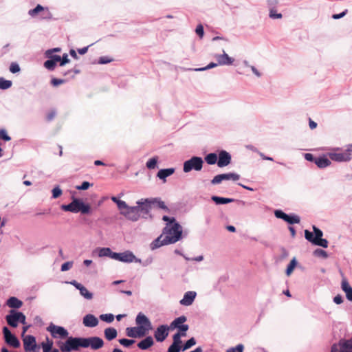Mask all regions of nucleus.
Masks as SVG:
<instances>
[{"label":"nucleus","instance_id":"1","mask_svg":"<svg viewBox=\"0 0 352 352\" xmlns=\"http://www.w3.org/2000/svg\"><path fill=\"white\" fill-rule=\"evenodd\" d=\"M136 206L130 208V212L127 214H131L130 221H138L140 217L147 219L148 217H152L150 214L152 205L149 198L141 199L136 201Z\"/></svg>","mask_w":352,"mask_h":352},{"label":"nucleus","instance_id":"2","mask_svg":"<svg viewBox=\"0 0 352 352\" xmlns=\"http://www.w3.org/2000/svg\"><path fill=\"white\" fill-rule=\"evenodd\" d=\"M60 208L65 212H71L78 213L80 212L82 214H87L91 211V206L89 204L85 203L81 199L72 197V201L68 204H63Z\"/></svg>","mask_w":352,"mask_h":352},{"label":"nucleus","instance_id":"3","mask_svg":"<svg viewBox=\"0 0 352 352\" xmlns=\"http://www.w3.org/2000/svg\"><path fill=\"white\" fill-rule=\"evenodd\" d=\"M56 344L62 352L78 351L80 348H84L83 337L68 336L65 342L58 341Z\"/></svg>","mask_w":352,"mask_h":352},{"label":"nucleus","instance_id":"4","mask_svg":"<svg viewBox=\"0 0 352 352\" xmlns=\"http://www.w3.org/2000/svg\"><path fill=\"white\" fill-rule=\"evenodd\" d=\"M163 234L168 239L171 243H175L182 238V226L175 221L168 226H166L163 229Z\"/></svg>","mask_w":352,"mask_h":352},{"label":"nucleus","instance_id":"5","mask_svg":"<svg viewBox=\"0 0 352 352\" xmlns=\"http://www.w3.org/2000/svg\"><path fill=\"white\" fill-rule=\"evenodd\" d=\"M6 320L9 326L12 328H16L19 323L26 324L25 315L19 311L10 309L8 315L6 316Z\"/></svg>","mask_w":352,"mask_h":352},{"label":"nucleus","instance_id":"6","mask_svg":"<svg viewBox=\"0 0 352 352\" xmlns=\"http://www.w3.org/2000/svg\"><path fill=\"white\" fill-rule=\"evenodd\" d=\"M204 161L201 157L192 156L183 164V171L186 173L192 170L200 171L203 168Z\"/></svg>","mask_w":352,"mask_h":352},{"label":"nucleus","instance_id":"7","mask_svg":"<svg viewBox=\"0 0 352 352\" xmlns=\"http://www.w3.org/2000/svg\"><path fill=\"white\" fill-rule=\"evenodd\" d=\"M187 321V318L185 316H181L175 318L170 322V330L177 329V333L182 336H186V332L189 329V326L187 324H184Z\"/></svg>","mask_w":352,"mask_h":352},{"label":"nucleus","instance_id":"8","mask_svg":"<svg viewBox=\"0 0 352 352\" xmlns=\"http://www.w3.org/2000/svg\"><path fill=\"white\" fill-rule=\"evenodd\" d=\"M113 259L125 263H131L133 262L141 263V259L137 258L135 254L130 250H126L123 252H114V254L113 255Z\"/></svg>","mask_w":352,"mask_h":352},{"label":"nucleus","instance_id":"9","mask_svg":"<svg viewBox=\"0 0 352 352\" xmlns=\"http://www.w3.org/2000/svg\"><path fill=\"white\" fill-rule=\"evenodd\" d=\"M330 352H352V337L349 339L342 338L338 342L333 344Z\"/></svg>","mask_w":352,"mask_h":352},{"label":"nucleus","instance_id":"10","mask_svg":"<svg viewBox=\"0 0 352 352\" xmlns=\"http://www.w3.org/2000/svg\"><path fill=\"white\" fill-rule=\"evenodd\" d=\"M135 323L138 327L146 334L153 329L152 324L149 318L143 313L140 312L135 318Z\"/></svg>","mask_w":352,"mask_h":352},{"label":"nucleus","instance_id":"11","mask_svg":"<svg viewBox=\"0 0 352 352\" xmlns=\"http://www.w3.org/2000/svg\"><path fill=\"white\" fill-rule=\"evenodd\" d=\"M47 331L54 338L65 339L69 336V332L65 327L56 325L52 322L47 327Z\"/></svg>","mask_w":352,"mask_h":352},{"label":"nucleus","instance_id":"12","mask_svg":"<svg viewBox=\"0 0 352 352\" xmlns=\"http://www.w3.org/2000/svg\"><path fill=\"white\" fill-rule=\"evenodd\" d=\"M2 333L5 342L10 346L13 348H19L21 345L19 340L17 337L12 333L8 327H3Z\"/></svg>","mask_w":352,"mask_h":352},{"label":"nucleus","instance_id":"13","mask_svg":"<svg viewBox=\"0 0 352 352\" xmlns=\"http://www.w3.org/2000/svg\"><path fill=\"white\" fill-rule=\"evenodd\" d=\"M84 348H91L92 350H98L103 347V340L98 336L83 337Z\"/></svg>","mask_w":352,"mask_h":352},{"label":"nucleus","instance_id":"14","mask_svg":"<svg viewBox=\"0 0 352 352\" xmlns=\"http://www.w3.org/2000/svg\"><path fill=\"white\" fill-rule=\"evenodd\" d=\"M23 339V348L25 352H38L39 346L36 344V338L32 335H26Z\"/></svg>","mask_w":352,"mask_h":352},{"label":"nucleus","instance_id":"15","mask_svg":"<svg viewBox=\"0 0 352 352\" xmlns=\"http://www.w3.org/2000/svg\"><path fill=\"white\" fill-rule=\"evenodd\" d=\"M170 330V324H160L159 325L154 332V338L158 342L164 341L168 336L169 331Z\"/></svg>","mask_w":352,"mask_h":352},{"label":"nucleus","instance_id":"16","mask_svg":"<svg viewBox=\"0 0 352 352\" xmlns=\"http://www.w3.org/2000/svg\"><path fill=\"white\" fill-rule=\"evenodd\" d=\"M217 166L219 168L227 166L231 163L232 156L225 150H220L218 153Z\"/></svg>","mask_w":352,"mask_h":352},{"label":"nucleus","instance_id":"17","mask_svg":"<svg viewBox=\"0 0 352 352\" xmlns=\"http://www.w3.org/2000/svg\"><path fill=\"white\" fill-rule=\"evenodd\" d=\"M329 156L331 160L338 162H349L352 158L351 154L346 151L342 153H329Z\"/></svg>","mask_w":352,"mask_h":352},{"label":"nucleus","instance_id":"18","mask_svg":"<svg viewBox=\"0 0 352 352\" xmlns=\"http://www.w3.org/2000/svg\"><path fill=\"white\" fill-rule=\"evenodd\" d=\"M305 239L311 242L313 245L322 247L324 248H327L328 247L329 242L326 239H320L316 241H314V239H312V232L305 230Z\"/></svg>","mask_w":352,"mask_h":352},{"label":"nucleus","instance_id":"19","mask_svg":"<svg viewBox=\"0 0 352 352\" xmlns=\"http://www.w3.org/2000/svg\"><path fill=\"white\" fill-rule=\"evenodd\" d=\"M214 58L219 65H232L234 61V59L229 56L225 50H223V54H216Z\"/></svg>","mask_w":352,"mask_h":352},{"label":"nucleus","instance_id":"20","mask_svg":"<svg viewBox=\"0 0 352 352\" xmlns=\"http://www.w3.org/2000/svg\"><path fill=\"white\" fill-rule=\"evenodd\" d=\"M211 200L216 204V205H224L228 204L230 203H232L234 201H238L241 203L243 205L245 204V201L236 200L233 198H228V197H219L217 195H212L211 197Z\"/></svg>","mask_w":352,"mask_h":352},{"label":"nucleus","instance_id":"21","mask_svg":"<svg viewBox=\"0 0 352 352\" xmlns=\"http://www.w3.org/2000/svg\"><path fill=\"white\" fill-rule=\"evenodd\" d=\"M196 296H197V293L195 292H194V291L186 292L184 294L183 298L180 300L179 303H180V305H184V306H190L193 303Z\"/></svg>","mask_w":352,"mask_h":352},{"label":"nucleus","instance_id":"22","mask_svg":"<svg viewBox=\"0 0 352 352\" xmlns=\"http://www.w3.org/2000/svg\"><path fill=\"white\" fill-rule=\"evenodd\" d=\"M98 322V319L91 314H86L82 318V324L87 327H96Z\"/></svg>","mask_w":352,"mask_h":352},{"label":"nucleus","instance_id":"23","mask_svg":"<svg viewBox=\"0 0 352 352\" xmlns=\"http://www.w3.org/2000/svg\"><path fill=\"white\" fill-rule=\"evenodd\" d=\"M169 244L172 243L170 241H169L167 236H163V234H161L151 243V250H155L160 248L161 246Z\"/></svg>","mask_w":352,"mask_h":352},{"label":"nucleus","instance_id":"24","mask_svg":"<svg viewBox=\"0 0 352 352\" xmlns=\"http://www.w3.org/2000/svg\"><path fill=\"white\" fill-rule=\"evenodd\" d=\"M126 335L133 338H142L146 336L144 332L141 331L138 327H127L126 329Z\"/></svg>","mask_w":352,"mask_h":352},{"label":"nucleus","instance_id":"25","mask_svg":"<svg viewBox=\"0 0 352 352\" xmlns=\"http://www.w3.org/2000/svg\"><path fill=\"white\" fill-rule=\"evenodd\" d=\"M341 289L345 293L346 299L352 302V287L345 278L342 280Z\"/></svg>","mask_w":352,"mask_h":352},{"label":"nucleus","instance_id":"26","mask_svg":"<svg viewBox=\"0 0 352 352\" xmlns=\"http://www.w3.org/2000/svg\"><path fill=\"white\" fill-rule=\"evenodd\" d=\"M154 344V340L151 336H146L144 339L140 340L137 346L141 350H147Z\"/></svg>","mask_w":352,"mask_h":352},{"label":"nucleus","instance_id":"27","mask_svg":"<svg viewBox=\"0 0 352 352\" xmlns=\"http://www.w3.org/2000/svg\"><path fill=\"white\" fill-rule=\"evenodd\" d=\"M117 207L120 210V214L124 216L127 219L130 220V217H131V214H127L131 212L130 208L131 206H128L124 201L120 200V201L118 203Z\"/></svg>","mask_w":352,"mask_h":352},{"label":"nucleus","instance_id":"28","mask_svg":"<svg viewBox=\"0 0 352 352\" xmlns=\"http://www.w3.org/2000/svg\"><path fill=\"white\" fill-rule=\"evenodd\" d=\"M6 305L12 309L16 310L22 307L23 302L15 296H11L7 300Z\"/></svg>","mask_w":352,"mask_h":352},{"label":"nucleus","instance_id":"29","mask_svg":"<svg viewBox=\"0 0 352 352\" xmlns=\"http://www.w3.org/2000/svg\"><path fill=\"white\" fill-rule=\"evenodd\" d=\"M315 164L320 168H324L331 164V161L326 155H322L316 157Z\"/></svg>","mask_w":352,"mask_h":352},{"label":"nucleus","instance_id":"30","mask_svg":"<svg viewBox=\"0 0 352 352\" xmlns=\"http://www.w3.org/2000/svg\"><path fill=\"white\" fill-rule=\"evenodd\" d=\"M152 206H155L158 208L162 209L164 211L169 212L170 209L166 206L165 203L161 200L160 197L149 198Z\"/></svg>","mask_w":352,"mask_h":352},{"label":"nucleus","instance_id":"31","mask_svg":"<svg viewBox=\"0 0 352 352\" xmlns=\"http://www.w3.org/2000/svg\"><path fill=\"white\" fill-rule=\"evenodd\" d=\"M175 170L174 168L160 169L157 173V177L160 179L166 181V177L172 175L175 173Z\"/></svg>","mask_w":352,"mask_h":352},{"label":"nucleus","instance_id":"32","mask_svg":"<svg viewBox=\"0 0 352 352\" xmlns=\"http://www.w3.org/2000/svg\"><path fill=\"white\" fill-rule=\"evenodd\" d=\"M104 335L106 340L111 341L116 338L118 336V331L114 327H107L104 331Z\"/></svg>","mask_w":352,"mask_h":352},{"label":"nucleus","instance_id":"33","mask_svg":"<svg viewBox=\"0 0 352 352\" xmlns=\"http://www.w3.org/2000/svg\"><path fill=\"white\" fill-rule=\"evenodd\" d=\"M98 252L99 257H109L113 259V255L114 254V252H113L109 248H98L96 249Z\"/></svg>","mask_w":352,"mask_h":352},{"label":"nucleus","instance_id":"34","mask_svg":"<svg viewBox=\"0 0 352 352\" xmlns=\"http://www.w3.org/2000/svg\"><path fill=\"white\" fill-rule=\"evenodd\" d=\"M218 155L215 153H210L207 154L205 157V162L209 165H214L215 164H217L218 161Z\"/></svg>","mask_w":352,"mask_h":352},{"label":"nucleus","instance_id":"35","mask_svg":"<svg viewBox=\"0 0 352 352\" xmlns=\"http://www.w3.org/2000/svg\"><path fill=\"white\" fill-rule=\"evenodd\" d=\"M300 221V218L296 214L290 213L287 214V217L285 219V222L290 225L299 223Z\"/></svg>","mask_w":352,"mask_h":352},{"label":"nucleus","instance_id":"36","mask_svg":"<svg viewBox=\"0 0 352 352\" xmlns=\"http://www.w3.org/2000/svg\"><path fill=\"white\" fill-rule=\"evenodd\" d=\"M298 265V261L295 257H294L287 265L285 274L287 276H290L293 272L294 270Z\"/></svg>","mask_w":352,"mask_h":352},{"label":"nucleus","instance_id":"37","mask_svg":"<svg viewBox=\"0 0 352 352\" xmlns=\"http://www.w3.org/2000/svg\"><path fill=\"white\" fill-rule=\"evenodd\" d=\"M221 176L223 181L230 179L237 181L240 179V175L236 173H222L221 174Z\"/></svg>","mask_w":352,"mask_h":352},{"label":"nucleus","instance_id":"38","mask_svg":"<svg viewBox=\"0 0 352 352\" xmlns=\"http://www.w3.org/2000/svg\"><path fill=\"white\" fill-rule=\"evenodd\" d=\"M313 232H312V239H314V241H316L317 240L322 239L323 236L322 231L319 229L316 226H313Z\"/></svg>","mask_w":352,"mask_h":352},{"label":"nucleus","instance_id":"39","mask_svg":"<svg viewBox=\"0 0 352 352\" xmlns=\"http://www.w3.org/2000/svg\"><path fill=\"white\" fill-rule=\"evenodd\" d=\"M158 162V157L155 156L153 157L150 158L146 163V166L148 169H155L157 168Z\"/></svg>","mask_w":352,"mask_h":352},{"label":"nucleus","instance_id":"40","mask_svg":"<svg viewBox=\"0 0 352 352\" xmlns=\"http://www.w3.org/2000/svg\"><path fill=\"white\" fill-rule=\"evenodd\" d=\"M12 85V82L10 80H6L3 77L0 78V89L6 90L10 88Z\"/></svg>","mask_w":352,"mask_h":352},{"label":"nucleus","instance_id":"41","mask_svg":"<svg viewBox=\"0 0 352 352\" xmlns=\"http://www.w3.org/2000/svg\"><path fill=\"white\" fill-rule=\"evenodd\" d=\"M80 294L87 300H91L93 298V294L87 290V289L82 285L79 289Z\"/></svg>","mask_w":352,"mask_h":352},{"label":"nucleus","instance_id":"42","mask_svg":"<svg viewBox=\"0 0 352 352\" xmlns=\"http://www.w3.org/2000/svg\"><path fill=\"white\" fill-rule=\"evenodd\" d=\"M114 315L112 314H104L99 316V318L107 323H111L114 320Z\"/></svg>","mask_w":352,"mask_h":352},{"label":"nucleus","instance_id":"43","mask_svg":"<svg viewBox=\"0 0 352 352\" xmlns=\"http://www.w3.org/2000/svg\"><path fill=\"white\" fill-rule=\"evenodd\" d=\"M41 347L43 352H51L53 347V341L47 338V342H42Z\"/></svg>","mask_w":352,"mask_h":352},{"label":"nucleus","instance_id":"44","mask_svg":"<svg viewBox=\"0 0 352 352\" xmlns=\"http://www.w3.org/2000/svg\"><path fill=\"white\" fill-rule=\"evenodd\" d=\"M118 342L124 347L129 348L135 342V340L133 339L121 338L118 340Z\"/></svg>","mask_w":352,"mask_h":352},{"label":"nucleus","instance_id":"45","mask_svg":"<svg viewBox=\"0 0 352 352\" xmlns=\"http://www.w3.org/2000/svg\"><path fill=\"white\" fill-rule=\"evenodd\" d=\"M44 9L45 8L43 6L38 4V5H36V6L34 8L31 9L28 11V14L30 15L31 16L34 17L37 14L41 12L42 10H44Z\"/></svg>","mask_w":352,"mask_h":352},{"label":"nucleus","instance_id":"46","mask_svg":"<svg viewBox=\"0 0 352 352\" xmlns=\"http://www.w3.org/2000/svg\"><path fill=\"white\" fill-rule=\"evenodd\" d=\"M196 344V340L195 338L192 337L191 338L188 339L186 342L182 346L183 349V351L189 349L192 346Z\"/></svg>","mask_w":352,"mask_h":352},{"label":"nucleus","instance_id":"47","mask_svg":"<svg viewBox=\"0 0 352 352\" xmlns=\"http://www.w3.org/2000/svg\"><path fill=\"white\" fill-rule=\"evenodd\" d=\"M217 65H219L218 64V62L217 63L211 62L208 65H206V67H198V68L190 69L196 71V72H203V71H206V70H208V69L216 67Z\"/></svg>","mask_w":352,"mask_h":352},{"label":"nucleus","instance_id":"48","mask_svg":"<svg viewBox=\"0 0 352 352\" xmlns=\"http://www.w3.org/2000/svg\"><path fill=\"white\" fill-rule=\"evenodd\" d=\"M44 10H42L41 12V17L42 19H47L50 20L52 19V14L49 10V8L47 7H44Z\"/></svg>","mask_w":352,"mask_h":352},{"label":"nucleus","instance_id":"49","mask_svg":"<svg viewBox=\"0 0 352 352\" xmlns=\"http://www.w3.org/2000/svg\"><path fill=\"white\" fill-rule=\"evenodd\" d=\"M43 65L49 71H53L56 68V63L52 61V60L47 58V60L44 62Z\"/></svg>","mask_w":352,"mask_h":352},{"label":"nucleus","instance_id":"50","mask_svg":"<svg viewBox=\"0 0 352 352\" xmlns=\"http://www.w3.org/2000/svg\"><path fill=\"white\" fill-rule=\"evenodd\" d=\"M313 254L316 257H320L323 258H327L328 257L327 252L324 250L320 248L316 249L314 251Z\"/></svg>","mask_w":352,"mask_h":352},{"label":"nucleus","instance_id":"51","mask_svg":"<svg viewBox=\"0 0 352 352\" xmlns=\"http://www.w3.org/2000/svg\"><path fill=\"white\" fill-rule=\"evenodd\" d=\"M269 11H270V12H269L270 18H271L272 19H282L283 14L281 13H278L276 8L271 9Z\"/></svg>","mask_w":352,"mask_h":352},{"label":"nucleus","instance_id":"52","mask_svg":"<svg viewBox=\"0 0 352 352\" xmlns=\"http://www.w3.org/2000/svg\"><path fill=\"white\" fill-rule=\"evenodd\" d=\"M93 184L87 181H84L79 186H76V188L78 190H86L89 188V187L92 186Z\"/></svg>","mask_w":352,"mask_h":352},{"label":"nucleus","instance_id":"53","mask_svg":"<svg viewBox=\"0 0 352 352\" xmlns=\"http://www.w3.org/2000/svg\"><path fill=\"white\" fill-rule=\"evenodd\" d=\"M52 197L53 199H57L59 197H60V195L63 193V191H62L61 188L59 187V186H56L52 189Z\"/></svg>","mask_w":352,"mask_h":352},{"label":"nucleus","instance_id":"54","mask_svg":"<svg viewBox=\"0 0 352 352\" xmlns=\"http://www.w3.org/2000/svg\"><path fill=\"white\" fill-rule=\"evenodd\" d=\"M287 213H285V212H283L282 210H276L274 211V216L277 218V219H282L284 221H285V219L287 217Z\"/></svg>","mask_w":352,"mask_h":352},{"label":"nucleus","instance_id":"55","mask_svg":"<svg viewBox=\"0 0 352 352\" xmlns=\"http://www.w3.org/2000/svg\"><path fill=\"white\" fill-rule=\"evenodd\" d=\"M182 337H183V336L177 333H175L173 336V343L171 344L182 346L181 345L182 342V339H181Z\"/></svg>","mask_w":352,"mask_h":352},{"label":"nucleus","instance_id":"56","mask_svg":"<svg viewBox=\"0 0 352 352\" xmlns=\"http://www.w3.org/2000/svg\"><path fill=\"white\" fill-rule=\"evenodd\" d=\"M10 72L12 74L18 73L21 71L19 65L16 62H12L9 67Z\"/></svg>","mask_w":352,"mask_h":352},{"label":"nucleus","instance_id":"57","mask_svg":"<svg viewBox=\"0 0 352 352\" xmlns=\"http://www.w3.org/2000/svg\"><path fill=\"white\" fill-rule=\"evenodd\" d=\"M0 139L5 142H8L11 140V137L8 134L5 129H0Z\"/></svg>","mask_w":352,"mask_h":352},{"label":"nucleus","instance_id":"58","mask_svg":"<svg viewBox=\"0 0 352 352\" xmlns=\"http://www.w3.org/2000/svg\"><path fill=\"white\" fill-rule=\"evenodd\" d=\"M244 346L242 344H237L235 347L229 348L226 352H243Z\"/></svg>","mask_w":352,"mask_h":352},{"label":"nucleus","instance_id":"59","mask_svg":"<svg viewBox=\"0 0 352 352\" xmlns=\"http://www.w3.org/2000/svg\"><path fill=\"white\" fill-rule=\"evenodd\" d=\"M45 55L46 58L52 60V61H54L56 64H57L58 62L60 63V56L56 55V54H47V52H45Z\"/></svg>","mask_w":352,"mask_h":352},{"label":"nucleus","instance_id":"60","mask_svg":"<svg viewBox=\"0 0 352 352\" xmlns=\"http://www.w3.org/2000/svg\"><path fill=\"white\" fill-rule=\"evenodd\" d=\"M73 266V261H67L61 265L60 270L62 272H66L69 270Z\"/></svg>","mask_w":352,"mask_h":352},{"label":"nucleus","instance_id":"61","mask_svg":"<svg viewBox=\"0 0 352 352\" xmlns=\"http://www.w3.org/2000/svg\"><path fill=\"white\" fill-rule=\"evenodd\" d=\"M113 60V58H109L108 56H101L98 60V63L100 65H104L109 63Z\"/></svg>","mask_w":352,"mask_h":352},{"label":"nucleus","instance_id":"62","mask_svg":"<svg viewBox=\"0 0 352 352\" xmlns=\"http://www.w3.org/2000/svg\"><path fill=\"white\" fill-rule=\"evenodd\" d=\"M183 351L182 346L170 344L167 349V352H180Z\"/></svg>","mask_w":352,"mask_h":352},{"label":"nucleus","instance_id":"63","mask_svg":"<svg viewBox=\"0 0 352 352\" xmlns=\"http://www.w3.org/2000/svg\"><path fill=\"white\" fill-rule=\"evenodd\" d=\"M65 82L66 80L64 79L53 78H52L50 83L52 86L57 87L61 84L65 83Z\"/></svg>","mask_w":352,"mask_h":352},{"label":"nucleus","instance_id":"64","mask_svg":"<svg viewBox=\"0 0 352 352\" xmlns=\"http://www.w3.org/2000/svg\"><path fill=\"white\" fill-rule=\"evenodd\" d=\"M196 34L199 36V38H203L204 35V26L201 24H199L195 29Z\"/></svg>","mask_w":352,"mask_h":352}]
</instances>
